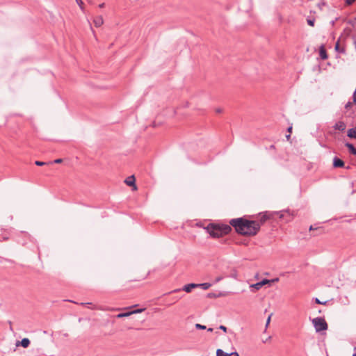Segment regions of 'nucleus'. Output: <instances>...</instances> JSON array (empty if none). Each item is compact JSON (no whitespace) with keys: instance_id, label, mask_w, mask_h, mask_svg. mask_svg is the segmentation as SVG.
Listing matches in <instances>:
<instances>
[{"instance_id":"1","label":"nucleus","mask_w":356,"mask_h":356,"mask_svg":"<svg viewBox=\"0 0 356 356\" xmlns=\"http://www.w3.org/2000/svg\"><path fill=\"white\" fill-rule=\"evenodd\" d=\"M229 225L238 234L243 236H255L260 229L257 220H250L244 218H233L229 220Z\"/></svg>"},{"instance_id":"2","label":"nucleus","mask_w":356,"mask_h":356,"mask_svg":"<svg viewBox=\"0 0 356 356\" xmlns=\"http://www.w3.org/2000/svg\"><path fill=\"white\" fill-rule=\"evenodd\" d=\"M204 229L211 237L219 238L229 234L232 231V226L227 224L209 223Z\"/></svg>"},{"instance_id":"3","label":"nucleus","mask_w":356,"mask_h":356,"mask_svg":"<svg viewBox=\"0 0 356 356\" xmlns=\"http://www.w3.org/2000/svg\"><path fill=\"white\" fill-rule=\"evenodd\" d=\"M312 323L316 332L326 330L327 329V324L325 320L321 317L315 318L312 320Z\"/></svg>"},{"instance_id":"4","label":"nucleus","mask_w":356,"mask_h":356,"mask_svg":"<svg viewBox=\"0 0 356 356\" xmlns=\"http://www.w3.org/2000/svg\"><path fill=\"white\" fill-rule=\"evenodd\" d=\"M271 217L270 214H269L268 212L262 213L260 214L258 220V224L260 225V227L268 219H270Z\"/></svg>"},{"instance_id":"5","label":"nucleus","mask_w":356,"mask_h":356,"mask_svg":"<svg viewBox=\"0 0 356 356\" xmlns=\"http://www.w3.org/2000/svg\"><path fill=\"white\" fill-rule=\"evenodd\" d=\"M195 288H197V284H195V283H191V284H186L182 289H176V290H174L172 292H177V291H180L181 290H183L184 291H186V293H190L192 289H195Z\"/></svg>"},{"instance_id":"6","label":"nucleus","mask_w":356,"mask_h":356,"mask_svg":"<svg viewBox=\"0 0 356 356\" xmlns=\"http://www.w3.org/2000/svg\"><path fill=\"white\" fill-rule=\"evenodd\" d=\"M333 167L337 168H345V163L341 159L337 156L334 157L333 159Z\"/></svg>"},{"instance_id":"7","label":"nucleus","mask_w":356,"mask_h":356,"mask_svg":"<svg viewBox=\"0 0 356 356\" xmlns=\"http://www.w3.org/2000/svg\"><path fill=\"white\" fill-rule=\"evenodd\" d=\"M334 129L341 131H343L346 129V124L343 121H339L333 126Z\"/></svg>"},{"instance_id":"8","label":"nucleus","mask_w":356,"mask_h":356,"mask_svg":"<svg viewBox=\"0 0 356 356\" xmlns=\"http://www.w3.org/2000/svg\"><path fill=\"white\" fill-rule=\"evenodd\" d=\"M21 345L23 348H27L30 345V340L28 338H24L21 341H17L16 346Z\"/></svg>"},{"instance_id":"9","label":"nucleus","mask_w":356,"mask_h":356,"mask_svg":"<svg viewBox=\"0 0 356 356\" xmlns=\"http://www.w3.org/2000/svg\"><path fill=\"white\" fill-rule=\"evenodd\" d=\"M93 22L95 24V26L96 27H99L101 26L103 23H104V19H103V17L102 16H97L95 17L94 20H93Z\"/></svg>"},{"instance_id":"10","label":"nucleus","mask_w":356,"mask_h":356,"mask_svg":"<svg viewBox=\"0 0 356 356\" xmlns=\"http://www.w3.org/2000/svg\"><path fill=\"white\" fill-rule=\"evenodd\" d=\"M319 55L321 59L325 60L327 58L326 50L323 46H321L319 49Z\"/></svg>"},{"instance_id":"11","label":"nucleus","mask_w":356,"mask_h":356,"mask_svg":"<svg viewBox=\"0 0 356 356\" xmlns=\"http://www.w3.org/2000/svg\"><path fill=\"white\" fill-rule=\"evenodd\" d=\"M347 136L350 138L356 139V127L349 129L347 132Z\"/></svg>"},{"instance_id":"12","label":"nucleus","mask_w":356,"mask_h":356,"mask_svg":"<svg viewBox=\"0 0 356 356\" xmlns=\"http://www.w3.org/2000/svg\"><path fill=\"white\" fill-rule=\"evenodd\" d=\"M345 146L348 149L350 154L356 156V148L354 145L350 143H346Z\"/></svg>"},{"instance_id":"13","label":"nucleus","mask_w":356,"mask_h":356,"mask_svg":"<svg viewBox=\"0 0 356 356\" xmlns=\"http://www.w3.org/2000/svg\"><path fill=\"white\" fill-rule=\"evenodd\" d=\"M124 182L127 184V186H135V178H134V176H130L129 177H127Z\"/></svg>"},{"instance_id":"14","label":"nucleus","mask_w":356,"mask_h":356,"mask_svg":"<svg viewBox=\"0 0 356 356\" xmlns=\"http://www.w3.org/2000/svg\"><path fill=\"white\" fill-rule=\"evenodd\" d=\"M225 296V293L222 292H220L218 293H209L207 295V298H218V297H221V296Z\"/></svg>"},{"instance_id":"15","label":"nucleus","mask_w":356,"mask_h":356,"mask_svg":"<svg viewBox=\"0 0 356 356\" xmlns=\"http://www.w3.org/2000/svg\"><path fill=\"white\" fill-rule=\"evenodd\" d=\"M334 49H335L336 51H337L339 53L345 54V52H346L345 48L340 47L339 41H337L336 42Z\"/></svg>"},{"instance_id":"16","label":"nucleus","mask_w":356,"mask_h":356,"mask_svg":"<svg viewBox=\"0 0 356 356\" xmlns=\"http://www.w3.org/2000/svg\"><path fill=\"white\" fill-rule=\"evenodd\" d=\"M232 353H225L224 352L222 349H217L216 350V356H232Z\"/></svg>"},{"instance_id":"17","label":"nucleus","mask_w":356,"mask_h":356,"mask_svg":"<svg viewBox=\"0 0 356 356\" xmlns=\"http://www.w3.org/2000/svg\"><path fill=\"white\" fill-rule=\"evenodd\" d=\"M211 286V284L208 282L201 283V284H197V286L200 287L203 290H207L209 289V287Z\"/></svg>"},{"instance_id":"18","label":"nucleus","mask_w":356,"mask_h":356,"mask_svg":"<svg viewBox=\"0 0 356 356\" xmlns=\"http://www.w3.org/2000/svg\"><path fill=\"white\" fill-rule=\"evenodd\" d=\"M262 286H263L260 282L252 284L250 286V288L254 289V290H259Z\"/></svg>"},{"instance_id":"19","label":"nucleus","mask_w":356,"mask_h":356,"mask_svg":"<svg viewBox=\"0 0 356 356\" xmlns=\"http://www.w3.org/2000/svg\"><path fill=\"white\" fill-rule=\"evenodd\" d=\"M131 315V313L130 312H127L120 313V314H117L116 317L118 318H122L124 317H128Z\"/></svg>"},{"instance_id":"20","label":"nucleus","mask_w":356,"mask_h":356,"mask_svg":"<svg viewBox=\"0 0 356 356\" xmlns=\"http://www.w3.org/2000/svg\"><path fill=\"white\" fill-rule=\"evenodd\" d=\"M195 327L198 330H205L207 328L205 325L199 323L195 324Z\"/></svg>"},{"instance_id":"21","label":"nucleus","mask_w":356,"mask_h":356,"mask_svg":"<svg viewBox=\"0 0 356 356\" xmlns=\"http://www.w3.org/2000/svg\"><path fill=\"white\" fill-rule=\"evenodd\" d=\"M260 282L262 284V286H264L266 284L270 283L271 281L270 280L264 279L263 280L260 281Z\"/></svg>"},{"instance_id":"22","label":"nucleus","mask_w":356,"mask_h":356,"mask_svg":"<svg viewBox=\"0 0 356 356\" xmlns=\"http://www.w3.org/2000/svg\"><path fill=\"white\" fill-rule=\"evenodd\" d=\"M273 316V314L271 313L269 314V316L267 318L266 323V327H267L270 322L271 316Z\"/></svg>"},{"instance_id":"23","label":"nucleus","mask_w":356,"mask_h":356,"mask_svg":"<svg viewBox=\"0 0 356 356\" xmlns=\"http://www.w3.org/2000/svg\"><path fill=\"white\" fill-rule=\"evenodd\" d=\"M356 0H345L346 6H351Z\"/></svg>"},{"instance_id":"24","label":"nucleus","mask_w":356,"mask_h":356,"mask_svg":"<svg viewBox=\"0 0 356 356\" xmlns=\"http://www.w3.org/2000/svg\"><path fill=\"white\" fill-rule=\"evenodd\" d=\"M76 1L77 3V4L79 6L80 8L82 10H83V3L82 0H76Z\"/></svg>"},{"instance_id":"25","label":"nucleus","mask_w":356,"mask_h":356,"mask_svg":"<svg viewBox=\"0 0 356 356\" xmlns=\"http://www.w3.org/2000/svg\"><path fill=\"white\" fill-rule=\"evenodd\" d=\"M143 310H144V309H136V310L131 311L130 312L131 313V314H138V313L142 312Z\"/></svg>"},{"instance_id":"26","label":"nucleus","mask_w":356,"mask_h":356,"mask_svg":"<svg viewBox=\"0 0 356 356\" xmlns=\"http://www.w3.org/2000/svg\"><path fill=\"white\" fill-rule=\"evenodd\" d=\"M315 302L316 304L325 305L327 303V301L321 302V300H319L318 298H315Z\"/></svg>"},{"instance_id":"27","label":"nucleus","mask_w":356,"mask_h":356,"mask_svg":"<svg viewBox=\"0 0 356 356\" xmlns=\"http://www.w3.org/2000/svg\"><path fill=\"white\" fill-rule=\"evenodd\" d=\"M352 105H353V103L350 102H348L346 104L345 108L348 110L352 107Z\"/></svg>"},{"instance_id":"28","label":"nucleus","mask_w":356,"mask_h":356,"mask_svg":"<svg viewBox=\"0 0 356 356\" xmlns=\"http://www.w3.org/2000/svg\"><path fill=\"white\" fill-rule=\"evenodd\" d=\"M35 165H38V166H42V165H44L46 164V163L44 162H42V161H36L35 162Z\"/></svg>"},{"instance_id":"29","label":"nucleus","mask_w":356,"mask_h":356,"mask_svg":"<svg viewBox=\"0 0 356 356\" xmlns=\"http://www.w3.org/2000/svg\"><path fill=\"white\" fill-rule=\"evenodd\" d=\"M307 24L311 26H314V19H307Z\"/></svg>"},{"instance_id":"30","label":"nucleus","mask_w":356,"mask_h":356,"mask_svg":"<svg viewBox=\"0 0 356 356\" xmlns=\"http://www.w3.org/2000/svg\"><path fill=\"white\" fill-rule=\"evenodd\" d=\"M62 161H63V160L61 159H57L54 161V163H62Z\"/></svg>"},{"instance_id":"31","label":"nucleus","mask_w":356,"mask_h":356,"mask_svg":"<svg viewBox=\"0 0 356 356\" xmlns=\"http://www.w3.org/2000/svg\"><path fill=\"white\" fill-rule=\"evenodd\" d=\"M319 227H316L315 225H311L309 227V230H317Z\"/></svg>"},{"instance_id":"32","label":"nucleus","mask_w":356,"mask_h":356,"mask_svg":"<svg viewBox=\"0 0 356 356\" xmlns=\"http://www.w3.org/2000/svg\"><path fill=\"white\" fill-rule=\"evenodd\" d=\"M219 329L222 330L224 332H227V327L224 325H220Z\"/></svg>"},{"instance_id":"33","label":"nucleus","mask_w":356,"mask_h":356,"mask_svg":"<svg viewBox=\"0 0 356 356\" xmlns=\"http://www.w3.org/2000/svg\"><path fill=\"white\" fill-rule=\"evenodd\" d=\"M104 6H105V3H100V4L99 5V8H104Z\"/></svg>"},{"instance_id":"34","label":"nucleus","mask_w":356,"mask_h":356,"mask_svg":"<svg viewBox=\"0 0 356 356\" xmlns=\"http://www.w3.org/2000/svg\"><path fill=\"white\" fill-rule=\"evenodd\" d=\"M222 280V277H218L216 279V282H220V280Z\"/></svg>"},{"instance_id":"35","label":"nucleus","mask_w":356,"mask_h":356,"mask_svg":"<svg viewBox=\"0 0 356 356\" xmlns=\"http://www.w3.org/2000/svg\"><path fill=\"white\" fill-rule=\"evenodd\" d=\"M232 356H239V355L237 352H233Z\"/></svg>"},{"instance_id":"36","label":"nucleus","mask_w":356,"mask_h":356,"mask_svg":"<svg viewBox=\"0 0 356 356\" xmlns=\"http://www.w3.org/2000/svg\"><path fill=\"white\" fill-rule=\"evenodd\" d=\"M291 130H292V127H291H291H288V129H287V131H288L289 133H291Z\"/></svg>"},{"instance_id":"37","label":"nucleus","mask_w":356,"mask_h":356,"mask_svg":"<svg viewBox=\"0 0 356 356\" xmlns=\"http://www.w3.org/2000/svg\"><path fill=\"white\" fill-rule=\"evenodd\" d=\"M278 280H279L278 278H275V279L271 280L270 281H271V282H277Z\"/></svg>"},{"instance_id":"38","label":"nucleus","mask_w":356,"mask_h":356,"mask_svg":"<svg viewBox=\"0 0 356 356\" xmlns=\"http://www.w3.org/2000/svg\"><path fill=\"white\" fill-rule=\"evenodd\" d=\"M216 113H221V112H222V109H221V108H217V109L216 110Z\"/></svg>"},{"instance_id":"39","label":"nucleus","mask_w":356,"mask_h":356,"mask_svg":"<svg viewBox=\"0 0 356 356\" xmlns=\"http://www.w3.org/2000/svg\"><path fill=\"white\" fill-rule=\"evenodd\" d=\"M291 137V135L290 134H288L286 136V138H287V140H289Z\"/></svg>"},{"instance_id":"40","label":"nucleus","mask_w":356,"mask_h":356,"mask_svg":"<svg viewBox=\"0 0 356 356\" xmlns=\"http://www.w3.org/2000/svg\"><path fill=\"white\" fill-rule=\"evenodd\" d=\"M207 331H208V332H212V331H213V328H211V327H210V328H208V329H207Z\"/></svg>"},{"instance_id":"41","label":"nucleus","mask_w":356,"mask_h":356,"mask_svg":"<svg viewBox=\"0 0 356 356\" xmlns=\"http://www.w3.org/2000/svg\"><path fill=\"white\" fill-rule=\"evenodd\" d=\"M81 305H91L90 302L81 303Z\"/></svg>"},{"instance_id":"42","label":"nucleus","mask_w":356,"mask_h":356,"mask_svg":"<svg viewBox=\"0 0 356 356\" xmlns=\"http://www.w3.org/2000/svg\"><path fill=\"white\" fill-rule=\"evenodd\" d=\"M354 350H355V353L353 355V356H356V347L355 348V349H354Z\"/></svg>"},{"instance_id":"43","label":"nucleus","mask_w":356,"mask_h":356,"mask_svg":"<svg viewBox=\"0 0 356 356\" xmlns=\"http://www.w3.org/2000/svg\"><path fill=\"white\" fill-rule=\"evenodd\" d=\"M355 47L356 48V41L354 42Z\"/></svg>"},{"instance_id":"44","label":"nucleus","mask_w":356,"mask_h":356,"mask_svg":"<svg viewBox=\"0 0 356 356\" xmlns=\"http://www.w3.org/2000/svg\"><path fill=\"white\" fill-rule=\"evenodd\" d=\"M282 217H283V215H282V214H281V215L280 216V218H282Z\"/></svg>"},{"instance_id":"45","label":"nucleus","mask_w":356,"mask_h":356,"mask_svg":"<svg viewBox=\"0 0 356 356\" xmlns=\"http://www.w3.org/2000/svg\"><path fill=\"white\" fill-rule=\"evenodd\" d=\"M346 169H350V166L346 167Z\"/></svg>"}]
</instances>
